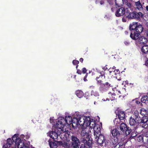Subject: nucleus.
Wrapping results in <instances>:
<instances>
[{
    "mask_svg": "<svg viewBox=\"0 0 148 148\" xmlns=\"http://www.w3.org/2000/svg\"><path fill=\"white\" fill-rule=\"evenodd\" d=\"M28 148H35L34 147H32V145L28 146Z\"/></svg>",
    "mask_w": 148,
    "mask_h": 148,
    "instance_id": "obj_60",
    "label": "nucleus"
},
{
    "mask_svg": "<svg viewBox=\"0 0 148 148\" xmlns=\"http://www.w3.org/2000/svg\"><path fill=\"white\" fill-rule=\"evenodd\" d=\"M47 134L53 139H56L58 138V134L55 131H50Z\"/></svg>",
    "mask_w": 148,
    "mask_h": 148,
    "instance_id": "obj_14",
    "label": "nucleus"
},
{
    "mask_svg": "<svg viewBox=\"0 0 148 148\" xmlns=\"http://www.w3.org/2000/svg\"><path fill=\"white\" fill-rule=\"evenodd\" d=\"M13 142L17 146L18 148H27V147L25 146L24 142L18 137V134H15L12 137Z\"/></svg>",
    "mask_w": 148,
    "mask_h": 148,
    "instance_id": "obj_2",
    "label": "nucleus"
},
{
    "mask_svg": "<svg viewBox=\"0 0 148 148\" xmlns=\"http://www.w3.org/2000/svg\"><path fill=\"white\" fill-rule=\"evenodd\" d=\"M134 114L136 117H137L138 116H139V112L137 110L135 111L134 112Z\"/></svg>",
    "mask_w": 148,
    "mask_h": 148,
    "instance_id": "obj_42",
    "label": "nucleus"
},
{
    "mask_svg": "<svg viewBox=\"0 0 148 148\" xmlns=\"http://www.w3.org/2000/svg\"><path fill=\"white\" fill-rule=\"evenodd\" d=\"M84 144H82L81 145L80 148H87L86 146H87L86 143Z\"/></svg>",
    "mask_w": 148,
    "mask_h": 148,
    "instance_id": "obj_44",
    "label": "nucleus"
},
{
    "mask_svg": "<svg viewBox=\"0 0 148 148\" xmlns=\"http://www.w3.org/2000/svg\"><path fill=\"white\" fill-rule=\"evenodd\" d=\"M129 123L130 125H135L136 123V121L135 120L131 117L130 118Z\"/></svg>",
    "mask_w": 148,
    "mask_h": 148,
    "instance_id": "obj_30",
    "label": "nucleus"
},
{
    "mask_svg": "<svg viewBox=\"0 0 148 148\" xmlns=\"http://www.w3.org/2000/svg\"><path fill=\"white\" fill-rule=\"evenodd\" d=\"M125 34H128V32H127V31H125Z\"/></svg>",
    "mask_w": 148,
    "mask_h": 148,
    "instance_id": "obj_62",
    "label": "nucleus"
},
{
    "mask_svg": "<svg viewBox=\"0 0 148 148\" xmlns=\"http://www.w3.org/2000/svg\"><path fill=\"white\" fill-rule=\"evenodd\" d=\"M77 73L78 74H81L82 73L81 71L79 70H77Z\"/></svg>",
    "mask_w": 148,
    "mask_h": 148,
    "instance_id": "obj_55",
    "label": "nucleus"
},
{
    "mask_svg": "<svg viewBox=\"0 0 148 148\" xmlns=\"http://www.w3.org/2000/svg\"><path fill=\"white\" fill-rule=\"evenodd\" d=\"M50 146L51 148H57V146L56 143L54 142L49 143Z\"/></svg>",
    "mask_w": 148,
    "mask_h": 148,
    "instance_id": "obj_34",
    "label": "nucleus"
},
{
    "mask_svg": "<svg viewBox=\"0 0 148 148\" xmlns=\"http://www.w3.org/2000/svg\"><path fill=\"white\" fill-rule=\"evenodd\" d=\"M95 86L93 85L90 86L89 87V88L90 89H93L95 88Z\"/></svg>",
    "mask_w": 148,
    "mask_h": 148,
    "instance_id": "obj_52",
    "label": "nucleus"
},
{
    "mask_svg": "<svg viewBox=\"0 0 148 148\" xmlns=\"http://www.w3.org/2000/svg\"><path fill=\"white\" fill-rule=\"evenodd\" d=\"M140 34L138 32H136L135 31L132 32L130 35V37L133 40H136L138 39L140 37H139Z\"/></svg>",
    "mask_w": 148,
    "mask_h": 148,
    "instance_id": "obj_15",
    "label": "nucleus"
},
{
    "mask_svg": "<svg viewBox=\"0 0 148 148\" xmlns=\"http://www.w3.org/2000/svg\"><path fill=\"white\" fill-rule=\"evenodd\" d=\"M127 17L129 18L134 19L136 18V12H133L130 13L128 15Z\"/></svg>",
    "mask_w": 148,
    "mask_h": 148,
    "instance_id": "obj_26",
    "label": "nucleus"
},
{
    "mask_svg": "<svg viewBox=\"0 0 148 148\" xmlns=\"http://www.w3.org/2000/svg\"><path fill=\"white\" fill-rule=\"evenodd\" d=\"M113 96H114V95H111V97H110L109 99L106 98V99H103L102 100L103 101H114L115 99L114 97Z\"/></svg>",
    "mask_w": 148,
    "mask_h": 148,
    "instance_id": "obj_32",
    "label": "nucleus"
},
{
    "mask_svg": "<svg viewBox=\"0 0 148 148\" xmlns=\"http://www.w3.org/2000/svg\"><path fill=\"white\" fill-rule=\"evenodd\" d=\"M84 81L85 82L87 81V79H86V78L85 77H84Z\"/></svg>",
    "mask_w": 148,
    "mask_h": 148,
    "instance_id": "obj_61",
    "label": "nucleus"
},
{
    "mask_svg": "<svg viewBox=\"0 0 148 148\" xmlns=\"http://www.w3.org/2000/svg\"><path fill=\"white\" fill-rule=\"evenodd\" d=\"M113 92V91H112V92H109L108 93V94L111 95L115 96V94H114V93Z\"/></svg>",
    "mask_w": 148,
    "mask_h": 148,
    "instance_id": "obj_51",
    "label": "nucleus"
},
{
    "mask_svg": "<svg viewBox=\"0 0 148 148\" xmlns=\"http://www.w3.org/2000/svg\"><path fill=\"white\" fill-rule=\"evenodd\" d=\"M63 147L65 148H69L71 147V144L70 141H68L66 142L64 141Z\"/></svg>",
    "mask_w": 148,
    "mask_h": 148,
    "instance_id": "obj_28",
    "label": "nucleus"
},
{
    "mask_svg": "<svg viewBox=\"0 0 148 148\" xmlns=\"http://www.w3.org/2000/svg\"><path fill=\"white\" fill-rule=\"evenodd\" d=\"M119 73V71L118 69L114 70L113 71V73L116 75V73Z\"/></svg>",
    "mask_w": 148,
    "mask_h": 148,
    "instance_id": "obj_47",
    "label": "nucleus"
},
{
    "mask_svg": "<svg viewBox=\"0 0 148 148\" xmlns=\"http://www.w3.org/2000/svg\"><path fill=\"white\" fill-rule=\"evenodd\" d=\"M125 12V10L123 7H121L117 9L115 12V15L119 17L124 15Z\"/></svg>",
    "mask_w": 148,
    "mask_h": 148,
    "instance_id": "obj_10",
    "label": "nucleus"
},
{
    "mask_svg": "<svg viewBox=\"0 0 148 148\" xmlns=\"http://www.w3.org/2000/svg\"><path fill=\"white\" fill-rule=\"evenodd\" d=\"M97 137H95V140L98 144L100 146H103V144L105 143L106 138L105 136L101 134L98 135Z\"/></svg>",
    "mask_w": 148,
    "mask_h": 148,
    "instance_id": "obj_5",
    "label": "nucleus"
},
{
    "mask_svg": "<svg viewBox=\"0 0 148 148\" xmlns=\"http://www.w3.org/2000/svg\"><path fill=\"white\" fill-rule=\"evenodd\" d=\"M86 71V70L85 68H84L82 69V73H85Z\"/></svg>",
    "mask_w": 148,
    "mask_h": 148,
    "instance_id": "obj_50",
    "label": "nucleus"
},
{
    "mask_svg": "<svg viewBox=\"0 0 148 148\" xmlns=\"http://www.w3.org/2000/svg\"><path fill=\"white\" fill-rule=\"evenodd\" d=\"M83 61V58H81L80 59H79V61L80 62H82Z\"/></svg>",
    "mask_w": 148,
    "mask_h": 148,
    "instance_id": "obj_58",
    "label": "nucleus"
},
{
    "mask_svg": "<svg viewBox=\"0 0 148 148\" xmlns=\"http://www.w3.org/2000/svg\"><path fill=\"white\" fill-rule=\"evenodd\" d=\"M72 126L74 128L76 127L78 125V119L77 116L75 117V116L72 119L71 123Z\"/></svg>",
    "mask_w": 148,
    "mask_h": 148,
    "instance_id": "obj_17",
    "label": "nucleus"
},
{
    "mask_svg": "<svg viewBox=\"0 0 148 148\" xmlns=\"http://www.w3.org/2000/svg\"><path fill=\"white\" fill-rule=\"evenodd\" d=\"M135 121L137 123H142V119L139 116L136 117Z\"/></svg>",
    "mask_w": 148,
    "mask_h": 148,
    "instance_id": "obj_38",
    "label": "nucleus"
},
{
    "mask_svg": "<svg viewBox=\"0 0 148 148\" xmlns=\"http://www.w3.org/2000/svg\"><path fill=\"white\" fill-rule=\"evenodd\" d=\"M99 90L100 92L102 93H103V92L107 91L104 86H103L102 85L100 86L99 88Z\"/></svg>",
    "mask_w": 148,
    "mask_h": 148,
    "instance_id": "obj_35",
    "label": "nucleus"
},
{
    "mask_svg": "<svg viewBox=\"0 0 148 148\" xmlns=\"http://www.w3.org/2000/svg\"><path fill=\"white\" fill-rule=\"evenodd\" d=\"M122 21L123 22H125L127 21L126 18L123 17L122 18Z\"/></svg>",
    "mask_w": 148,
    "mask_h": 148,
    "instance_id": "obj_49",
    "label": "nucleus"
},
{
    "mask_svg": "<svg viewBox=\"0 0 148 148\" xmlns=\"http://www.w3.org/2000/svg\"><path fill=\"white\" fill-rule=\"evenodd\" d=\"M124 43L125 45H130V42L129 41L127 40L125 41L124 42Z\"/></svg>",
    "mask_w": 148,
    "mask_h": 148,
    "instance_id": "obj_45",
    "label": "nucleus"
},
{
    "mask_svg": "<svg viewBox=\"0 0 148 148\" xmlns=\"http://www.w3.org/2000/svg\"><path fill=\"white\" fill-rule=\"evenodd\" d=\"M120 130L124 132H125L126 136L130 134L132 130L130 128L127 127L126 124L124 123H121L120 127Z\"/></svg>",
    "mask_w": 148,
    "mask_h": 148,
    "instance_id": "obj_6",
    "label": "nucleus"
},
{
    "mask_svg": "<svg viewBox=\"0 0 148 148\" xmlns=\"http://www.w3.org/2000/svg\"><path fill=\"white\" fill-rule=\"evenodd\" d=\"M145 64L146 66H148V59L145 61Z\"/></svg>",
    "mask_w": 148,
    "mask_h": 148,
    "instance_id": "obj_56",
    "label": "nucleus"
},
{
    "mask_svg": "<svg viewBox=\"0 0 148 148\" xmlns=\"http://www.w3.org/2000/svg\"><path fill=\"white\" fill-rule=\"evenodd\" d=\"M122 144L121 143H119L115 146L114 148H121L120 147L123 145V144Z\"/></svg>",
    "mask_w": 148,
    "mask_h": 148,
    "instance_id": "obj_40",
    "label": "nucleus"
},
{
    "mask_svg": "<svg viewBox=\"0 0 148 148\" xmlns=\"http://www.w3.org/2000/svg\"><path fill=\"white\" fill-rule=\"evenodd\" d=\"M143 30V28L142 26L141 25H137L136 31V32H138L140 34L142 32Z\"/></svg>",
    "mask_w": 148,
    "mask_h": 148,
    "instance_id": "obj_25",
    "label": "nucleus"
},
{
    "mask_svg": "<svg viewBox=\"0 0 148 148\" xmlns=\"http://www.w3.org/2000/svg\"><path fill=\"white\" fill-rule=\"evenodd\" d=\"M66 123L64 118V117H60L58 118V121L54 124V126L55 127L61 129L62 130L64 125H66Z\"/></svg>",
    "mask_w": 148,
    "mask_h": 148,
    "instance_id": "obj_4",
    "label": "nucleus"
},
{
    "mask_svg": "<svg viewBox=\"0 0 148 148\" xmlns=\"http://www.w3.org/2000/svg\"><path fill=\"white\" fill-rule=\"evenodd\" d=\"M97 125L95 124L94 121H91L89 117L86 118V125L87 126H89L91 129L93 128L96 126Z\"/></svg>",
    "mask_w": 148,
    "mask_h": 148,
    "instance_id": "obj_9",
    "label": "nucleus"
},
{
    "mask_svg": "<svg viewBox=\"0 0 148 148\" xmlns=\"http://www.w3.org/2000/svg\"><path fill=\"white\" fill-rule=\"evenodd\" d=\"M12 144V139L11 138H9L7 139V143L4 146H6L8 148L10 147Z\"/></svg>",
    "mask_w": 148,
    "mask_h": 148,
    "instance_id": "obj_29",
    "label": "nucleus"
},
{
    "mask_svg": "<svg viewBox=\"0 0 148 148\" xmlns=\"http://www.w3.org/2000/svg\"><path fill=\"white\" fill-rule=\"evenodd\" d=\"M91 95L97 97L99 96V93L97 91H94L93 90H92L91 92Z\"/></svg>",
    "mask_w": 148,
    "mask_h": 148,
    "instance_id": "obj_37",
    "label": "nucleus"
},
{
    "mask_svg": "<svg viewBox=\"0 0 148 148\" xmlns=\"http://www.w3.org/2000/svg\"><path fill=\"white\" fill-rule=\"evenodd\" d=\"M78 125H83L85 124H86V119L84 116H77Z\"/></svg>",
    "mask_w": 148,
    "mask_h": 148,
    "instance_id": "obj_13",
    "label": "nucleus"
},
{
    "mask_svg": "<svg viewBox=\"0 0 148 148\" xmlns=\"http://www.w3.org/2000/svg\"><path fill=\"white\" fill-rule=\"evenodd\" d=\"M144 136L143 135H140L138 136L137 138V140L139 142H143L144 141Z\"/></svg>",
    "mask_w": 148,
    "mask_h": 148,
    "instance_id": "obj_33",
    "label": "nucleus"
},
{
    "mask_svg": "<svg viewBox=\"0 0 148 148\" xmlns=\"http://www.w3.org/2000/svg\"><path fill=\"white\" fill-rule=\"evenodd\" d=\"M144 2L141 3L139 1L135 2V6L136 9L140 11H141L143 10V6L144 4Z\"/></svg>",
    "mask_w": 148,
    "mask_h": 148,
    "instance_id": "obj_16",
    "label": "nucleus"
},
{
    "mask_svg": "<svg viewBox=\"0 0 148 148\" xmlns=\"http://www.w3.org/2000/svg\"><path fill=\"white\" fill-rule=\"evenodd\" d=\"M141 50L143 53L147 54L148 53V46L147 45L143 46L141 48Z\"/></svg>",
    "mask_w": 148,
    "mask_h": 148,
    "instance_id": "obj_24",
    "label": "nucleus"
},
{
    "mask_svg": "<svg viewBox=\"0 0 148 148\" xmlns=\"http://www.w3.org/2000/svg\"><path fill=\"white\" fill-rule=\"evenodd\" d=\"M135 101V102H138V98H136L135 99H133V100H132L133 101Z\"/></svg>",
    "mask_w": 148,
    "mask_h": 148,
    "instance_id": "obj_57",
    "label": "nucleus"
},
{
    "mask_svg": "<svg viewBox=\"0 0 148 148\" xmlns=\"http://www.w3.org/2000/svg\"><path fill=\"white\" fill-rule=\"evenodd\" d=\"M3 148H8L6 146H3Z\"/></svg>",
    "mask_w": 148,
    "mask_h": 148,
    "instance_id": "obj_64",
    "label": "nucleus"
},
{
    "mask_svg": "<svg viewBox=\"0 0 148 148\" xmlns=\"http://www.w3.org/2000/svg\"><path fill=\"white\" fill-rule=\"evenodd\" d=\"M79 131L81 142L84 144L86 143L90 145L92 143V140L89 138L88 130L86 128H82Z\"/></svg>",
    "mask_w": 148,
    "mask_h": 148,
    "instance_id": "obj_1",
    "label": "nucleus"
},
{
    "mask_svg": "<svg viewBox=\"0 0 148 148\" xmlns=\"http://www.w3.org/2000/svg\"><path fill=\"white\" fill-rule=\"evenodd\" d=\"M140 114L143 117H147L148 116V113L147 110L144 108H142L140 110Z\"/></svg>",
    "mask_w": 148,
    "mask_h": 148,
    "instance_id": "obj_20",
    "label": "nucleus"
},
{
    "mask_svg": "<svg viewBox=\"0 0 148 148\" xmlns=\"http://www.w3.org/2000/svg\"><path fill=\"white\" fill-rule=\"evenodd\" d=\"M111 133L112 136L119 140H122L121 137L123 136V134L117 129H114L112 130Z\"/></svg>",
    "mask_w": 148,
    "mask_h": 148,
    "instance_id": "obj_7",
    "label": "nucleus"
},
{
    "mask_svg": "<svg viewBox=\"0 0 148 148\" xmlns=\"http://www.w3.org/2000/svg\"><path fill=\"white\" fill-rule=\"evenodd\" d=\"M139 41L141 44H145L147 43V40L143 36H141L139 38Z\"/></svg>",
    "mask_w": 148,
    "mask_h": 148,
    "instance_id": "obj_23",
    "label": "nucleus"
},
{
    "mask_svg": "<svg viewBox=\"0 0 148 148\" xmlns=\"http://www.w3.org/2000/svg\"><path fill=\"white\" fill-rule=\"evenodd\" d=\"M94 135L95 137H97L98 135L101 134V129L99 125H97L93 129Z\"/></svg>",
    "mask_w": 148,
    "mask_h": 148,
    "instance_id": "obj_11",
    "label": "nucleus"
},
{
    "mask_svg": "<svg viewBox=\"0 0 148 148\" xmlns=\"http://www.w3.org/2000/svg\"><path fill=\"white\" fill-rule=\"evenodd\" d=\"M75 94L79 98L82 97L84 95L83 92L81 90H78L76 91Z\"/></svg>",
    "mask_w": 148,
    "mask_h": 148,
    "instance_id": "obj_22",
    "label": "nucleus"
},
{
    "mask_svg": "<svg viewBox=\"0 0 148 148\" xmlns=\"http://www.w3.org/2000/svg\"><path fill=\"white\" fill-rule=\"evenodd\" d=\"M142 127L145 128L148 127V116L143 117L142 119Z\"/></svg>",
    "mask_w": 148,
    "mask_h": 148,
    "instance_id": "obj_12",
    "label": "nucleus"
},
{
    "mask_svg": "<svg viewBox=\"0 0 148 148\" xmlns=\"http://www.w3.org/2000/svg\"><path fill=\"white\" fill-rule=\"evenodd\" d=\"M104 1L103 0H101L99 2V3L100 5H101L103 4Z\"/></svg>",
    "mask_w": 148,
    "mask_h": 148,
    "instance_id": "obj_54",
    "label": "nucleus"
},
{
    "mask_svg": "<svg viewBox=\"0 0 148 148\" xmlns=\"http://www.w3.org/2000/svg\"><path fill=\"white\" fill-rule=\"evenodd\" d=\"M136 135V134L134 132H132L131 134V137H134Z\"/></svg>",
    "mask_w": 148,
    "mask_h": 148,
    "instance_id": "obj_46",
    "label": "nucleus"
},
{
    "mask_svg": "<svg viewBox=\"0 0 148 148\" xmlns=\"http://www.w3.org/2000/svg\"><path fill=\"white\" fill-rule=\"evenodd\" d=\"M116 114L118 116V119H115L114 121V122L115 123L116 122V124H117L119 123V121H120V120H123L124 119L125 117V114L122 111H119L117 114Z\"/></svg>",
    "mask_w": 148,
    "mask_h": 148,
    "instance_id": "obj_8",
    "label": "nucleus"
},
{
    "mask_svg": "<svg viewBox=\"0 0 148 148\" xmlns=\"http://www.w3.org/2000/svg\"><path fill=\"white\" fill-rule=\"evenodd\" d=\"M64 120L66 122V124H71V123L72 119L71 116H68L65 117V118H64Z\"/></svg>",
    "mask_w": 148,
    "mask_h": 148,
    "instance_id": "obj_21",
    "label": "nucleus"
},
{
    "mask_svg": "<svg viewBox=\"0 0 148 148\" xmlns=\"http://www.w3.org/2000/svg\"><path fill=\"white\" fill-rule=\"evenodd\" d=\"M138 25L137 23L133 22L130 24L129 26V29L130 30L135 31L136 30L137 26Z\"/></svg>",
    "mask_w": 148,
    "mask_h": 148,
    "instance_id": "obj_19",
    "label": "nucleus"
},
{
    "mask_svg": "<svg viewBox=\"0 0 148 148\" xmlns=\"http://www.w3.org/2000/svg\"><path fill=\"white\" fill-rule=\"evenodd\" d=\"M107 69V67H105L103 68V69H104L105 70H106Z\"/></svg>",
    "mask_w": 148,
    "mask_h": 148,
    "instance_id": "obj_63",
    "label": "nucleus"
},
{
    "mask_svg": "<svg viewBox=\"0 0 148 148\" xmlns=\"http://www.w3.org/2000/svg\"><path fill=\"white\" fill-rule=\"evenodd\" d=\"M115 3L118 6H120V5H121L118 4V3H119V2H121V1H116V0H115Z\"/></svg>",
    "mask_w": 148,
    "mask_h": 148,
    "instance_id": "obj_53",
    "label": "nucleus"
},
{
    "mask_svg": "<svg viewBox=\"0 0 148 148\" xmlns=\"http://www.w3.org/2000/svg\"><path fill=\"white\" fill-rule=\"evenodd\" d=\"M103 76H101L99 77H97L96 78V80L98 84H99V85L101 86V84H102V82L101 79V78Z\"/></svg>",
    "mask_w": 148,
    "mask_h": 148,
    "instance_id": "obj_36",
    "label": "nucleus"
},
{
    "mask_svg": "<svg viewBox=\"0 0 148 148\" xmlns=\"http://www.w3.org/2000/svg\"><path fill=\"white\" fill-rule=\"evenodd\" d=\"M79 62L78 61L74 60L73 61V63L74 65H76L78 64Z\"/></svg>",
    "mask_w": 148,
    "mask_h": 148,
    "instance_id": "obj_43",
    "label": "nucleus"
},
{
    "mask_svg": "<svg viewBox=\"0 0 148 148\" xmlns=\"http://www.w3.org/2000/svg\"><path fill=\"white\" fill-rule=\"evenodd\" d=\"M69 138L71 144V147L73 148H79L80 141L77 136L75 135H70Z\"/></svg>",
    "mask_w": 148,
    "mask_h": 148,
    "instance_id": "obj_3",
    "label": "nucleus"
},
{
    "mask_svg": "<svg viewBox=\"0 0 148 148\" xmlns=\"http://www.w3.org/2000/svg\"><path fill=\"white\" fill-rule=\"evenodd\" d=\"M136 18H142L143 16V14L141 12H136Z\"/></svg>",
    "mask_w": 148,
    "mask_h": 148,
    "instance_id": "obj_31",
    "label": "nucleus"
},
{
    "mask_svg": "<svg viewBox=\"0 0 148 148\" xmlns=\"http://www.w3.org/2000/svg\"><path fill=\"white\" fill-rule=\"evenodd\" d=\"M144 139H145V140L148 141V132H147L145 134L144 136Z\"/></svg>",
    "mask_w": 148,
    "mask_h": 148,
    "instance_id": "obj_41",
    "label": "nucleus"
},
{
    "mask_svg": "<svg viewBox=\"0 0 148 148\" xmlns=\"http://www.w3.org/2000/svg\"><path fill=\"white\" fill-rule=\"evenodd\" d=\"M111 70H112V69L111 68H110V69H109V72L110 73H111L113 71H112Z\"/></svg>",
    "mask_w": 148,
    "mask_h": 148,
    "instance_id": "obj_59",
    "label": "nucleus"
},
{
    "mask_svg": "<svg viewBox=\"0 0 148 148\" xmlns=\"http://www.w3.org/2000/svg\"><path fill=\"white\" fill-rule=\"evenodd\" d=\"M122 140H123V139H122ZM119 140L118 138H116V139H115L114 141H112V143L113 144L115 145L118 143V140Z\"/></svg>",
    "mask_w": 148,
    "mask_h": 148,
    "instance_id": "obj_39",
    "label": "nucleus"
},
{
    "mask_svg": "<svg viewBox=\"0 0 148 148\" xmlns=\"http://www.w3.org/2000/svg\"><path fill=\"white\" fill-rule=\"evenodd\" d=\"M103 86L105 88L107 91L109 90V89L112 87V86L108 82H106L105 84H103Z\"/></svg>",
    "mask_w": 148,
    "mask_h": 148,
    "instance_id": "obj_27",
    "label": "nucleus"
},
{
    "mask_svg": "<svg viewBox=\"0 0 148 148\" xmlns=\"http://www.w3.org/2000/svg\"><path fill=\"white\" fill-rule=\"evenodd\" d=\"M120 1L121 2L118 3V4L122 5L123 4H124L126 5L129 8H130L131 7V3L128 2L127 0H116V1Z\"/></svg>",
    "mask_w": 148,
    "mask_h": 148,
    "instance_id": "obj_18",
    "label": "nucleus"
},
{
    "mask_svg": "<svg viewBox=\"0 0 148 148\" xmlns=\"http://www.w3.org/2000/svg\"><path fill=\"white\" fill-rule=\"evenodd\" d=\"M57 143L58 144L62 145L63 147V144L64 143V142L61 141H59L57 142Z\"/></svg>",
    "mask_w": 148,
    "mask_h": 148,
    "instance_id": "obj_48",
    "label": "nucleus"
}]
</instances>
